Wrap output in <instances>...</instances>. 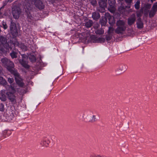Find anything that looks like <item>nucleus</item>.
<instances>
[{
	"mask_svg": "<svg viewBox=\"0 0 157 157\" xmlns=\"http://www.w3.org/2000/svg\"><path fill=\"white\" fill-rule=\"evenodd\" d=\"M1 63L3 66L10 71L12 73L13 71H15L12 69L14 67V64L13 62L6 58H2L1 60Z\"/></svg>",
	"mask_w": 157,
	"mask_h": 157,
	"instance_id": "1",
	"label": "nucleus"
},
{
	"mask_svg": "<svg viewBox=\"0 0 157 157\" xmlns=\"http://www.w3.org/2000/svg\"><path fill=\"white\" fill-rule=\"evenodd\" d=\"M117 28L115 31L117 33H121L125 31L126 27L125 25V22L121 20H119L117 22Z\"/></svg>",
	"mask_w": 157,
	"mask_h": 157,
	"instance_id": "2",
	"label": "nucleus"
},
{
	"mask_svg": "<svg viewBox=\"0 0 157 157\" xmlns=\"http://www.w3.org/2000/svg\"><path fill=\"white\" fill-rule=\"evenodd\" d=\"M12 13L13 17L16 19H18L21 13V9L17 6H14L12 9Z\"/></svg>",
	"mask_w": 157,
	"mask_h": 157,
	"instance_id": "3",
	"label": "nucleus"
},
{
	"mask_svg": "<svg viewBox=\"0 0 157 157\" xmlns=\"http://www.w3.org/2000/svg\"><path fill=\"white\" fill-rule=\"evenodd\" d=\"M12 74L14 75L17 83L20 86H22L23 85V83L19 73L17 71H13Z\"/></svg>",
	"mask_w": 157,
	"mask_h": 157,
	"instance_id": "4",
	"label": "nucleus"
},
{
	"mask_svg": "<svg viewBox=\"0 0 157 157\" xmlns=\"http://www.w3.org/2000/svg\"><path fill=\"white\" fill-rule=\"evenodd\" d=\"M10 31L11 33L14 36H16L18 34L17 30L15 24L12 21L11 22L10 26Z\"/></svg>",
	"mask_w": 157,
	"mask_h": 157,
	"instance_id": "5",
	"label": "nucleus"
},
{
	"mask_svg": "<svg viewBox=\"0 0 157 157\" xmlns=\"http://www.w3.org/2000/svg\"><path fill=\"white\" fill-rule=\"evenodd\" d=\"M6 94L9 99L13 103L15 104L16 103V96L10 92H7Z\"/></svg>",
	"mask_w": 157,
	"mask_h": 157,
	"instance_id": "6",
	"label": "nucleus"
},
{
	"mask_svg": "<svg viewBox=\"0 0 157 157\" xmlns=\"http://www.w3.org/2000/svg\"><path fill=\"white\" fill-rule=\"evenodd\" d=\"M91 41L93 43H102L104 42L105 39L102 38H97L94 36H90Z\"/></svg>",
	"mask_w": 157,
	"mask_h": 157,
	"instance_id": "7",
	"label": "nucleus"
},
{
	"mask_svg": "<svg viewBox=\"0 0 157 157\" xmlns=\"http://www.w3.org/2000/svg\"><path fill=\"white\" fill-rule=\"evenodd\" d=\"M34 4L39 9H42L44 8V5L42 2L40 0H34Z\"/></svg>",
	"mask_w": 157,
	"mask_h": 157,
	"instance_id": "8",
	"label": "nucleus"
},
{
	"mask_svg": "<svg viewBox=\"0 0 157 157\" xmlns=\"http://www.w3.org/2000/svg\"><path fill=\"white\" fill-rule=\"evenodd\" d=\"M22 59L19 60L20 63L22 65V66L25 68H29V66L27 64V62L25 61V59L26 58V56L24 55H22Z\"/></svg>",
	"mask_w": 157,
	"mask_h": 157,
	"instance_id": "9",
	"label": "nucleus"
},
{
	"mask_svg": "<svg viewBox=\"0 0 157 157\" xmlns=\"http://www.w3.org/2000/svg\"><path fill=\"white\" fill-rule=\"evenodd\" d=\"M136 19V15L134 14H132L128 19V24L131 25L133 24Z\"/></svg>",
	"mask_w": 157,
	"mask_h": 157,
	"instance_id": "10",
	"label": "nucleus"
},
{
	"mask_svg": "<svg viewBox=\"0 0 157 157\" xmlns=\"http://www.w3.org/2000/svg\"><path fill=\"white\" fill-rule=\"evenodd\" d=\"M106 17L109 20V23L110 24L112 25L115 23V21L113 17L110 16L109 13H106Z\"/></svg>",
	"mask_w": 157,
	"mask_h": 157,
	"instance_id": "11",
	"label": "nucleus"
},
{
	"mask_svg": "<svg viewBox=\"0 0 157 157\" xmlns=\"http://www.w3.org/2000/svg\"><path fill=\"white\" fill-rule=\"evenodd\" d=\"M0 41L2 44L5 45L6 48H7V47L8 46V44L7 43V40L5 37L2 36H0Z\"/></svg>",
	"mask_w": 157,
	"mask_h": 157,
	"instance_id": "12",
	"label": "nucleus"
},
{
	"mask_svg": "<svg viewBox=\"0 0 157 157\" xmlns=\"http://www.w3.org/2000/svg\"><path fill=\"white\" fill-rule=\"evenodd\" d=\"M137 25L138 28L139 29H141L143 27V23L141 20V18H139L137 21Z\"/></svg>",
	"mask_w": 157,
	"mask_h": 157,
	"instance_id": "13",
	"label": "nucleus"
},
{
	"mask_svg": "<svg viewBox=\"0 0 157 157\" xmlns=\"http://www.w3.org/2000/svg\"><path fill=\"white\" fill-rule=\"evenodd\" d=\"M100 17L99 14L98 12H94L92 14V17L95 20L98 19Z\"/></svg>",
	"mask_w": 157,
	"mask_h": 157,
	"instance_id": "14",
	"label": "nucleus"
},
{
	"mask_svg": "<svg viewBox=\"0 0 157 157\" xmlns=\"http://www.w3.org/2000/svg\"><path fill=\"white\" fill-rule=\"evenodd\" d=\"M107 17H104L100 20V22L102 25H105L107 22Z\"/></svg>",
	"mask_w": 157,
	"mask_h": 157,
	"instance_id": "15",
	"label": "nucleus"
},
{
	"mask_svg": "<svg viewBox=\"0 0 157 157\" xmlns=\"http://www.w3.org/2000/svg\"><path fill=\"white\" fill-rule=\"evenodd\" d=\"M93 24V21L91 20H88L86 22L85 25L87 28L90 27Z\"/></svg>",
	"mask_w": 157,
	"mask_h": 157,
	"instance_id": "16",
	"label": "nucleus"
},
{
	"mask_svg": "<svg viewBox=\"0 0 157 157\" xmlns=\"http://www.w3.org/2000/svg\"><path fill=\"white\" fill-rule=\"evenodd\" d=\"M0 83L3 85H6L7 83L6 80L2 77L0 76Z\"/></svg>",
	"mask_w": 157,
	"mask_h": 157,
	"instance_id": "17",
	"label": "nucleus"
},
{
	"mask_svg": "<svg viewBox=\"0 0 157 157\" xmlns=\"http://www.w3.org/2000/svg\"><path fill=\"white\" fill-rule=\"evenodd\" d=\"M28 57L32 62H35L36 61V58L34 55L30 54L28 56Z\"/></svg>",
	"mask_w": 157,
	"mask_h": 157,
	"instance_id": "18",
	"label": "nucleus"
},
{
	"mask_svg": "<svg viewBox=\"0 0 157 157\" xmlns=\"http://www.w3.org/2000/svg\"><path fill=\"white\" fill-rule=\"evenodd\" d=\"M0 99L2 101H5L6 99V95L3 93L0 95Z\"/></svg>",
	"mask_w": 157,
	"mask_h": 157,
	"instance_id": "19",
	"label": "nucleus"
},
{
	"mask_svg": "<svg viewBox=\"0 0 157 157\" xmlns=\"http://www.w3.org/2000/svg\"><path fill=\"white\" fill-rule=\"evenodd\" d=\"M125 2L128 5V6H126V8H130V4L132 2V0H124Z\"/></svg>",
	"mask_w": 157,
	"mask_h": 157,
	"instance_id": "20",
	"label": "nucleus"
},
{
	"mask_svg": "<svg viewBox=\"0 0 157 157\" xmlns=\"http://www.w3.org/2000/svg\"><path fill=\"white\" fill-rule=\"evenodd\" d=\"M95 33L98 34H102L104 33V31L102 29H98L95 31Z\"/></svg>",
	"mask_w": 157,
	"mask_h": 157,
	"instance_id": "21",
	"label": "nucleus"
},
{
	"mask_svg": "<svg viewBox=\"0 0 157 157\" xmlns=\"http://www.w3.org/2000/svg\"><path fill=\"white\" fill-rule=\"evenodd\" d=\"M140 2L139 0H138L135 4L134 6L136 9H138L140 7Z\"/></svg>",
	"mask_w": 157,
	"mask_h": 157,
	"instance_id": "22",
	"label": "nucleus"
},
{
	"mask_svg": "<svg viewBox=\"0 0 157 157\" xmlns=\"http://www.w3.org/2000/svg\"><path fill=\"white\" fill-rule=\"evenodd\" d=\"M109 11L112 12H114L115 10V9L114 7V5H113L112 6H110V7L109 8Z\"/></svg>",
	"mask_w": 157,
	"mask_h": 157,
	"instance_id": "23",
	"label": "nucleus"
},
{
	"mask_svg": "<svg viewBox=\"0 0 157 157\" xmlns=\"http://www.w3.org/2000/svg\"><path fill=\"white\" fill-rule=\"evenodd\" d=\"M156 11L151 9L149 13V15L150 17H153L155 14Z\"/></svg>",
	"mask_w": 157,
	"mask_h": 157,
	"instance_id": "24",
	"label": "nucleus"
},
{
	"mask_svg": "<svg viewBox=\"0 0 157 157\" xmlns=\"http://www.w3.org/2000/svg\"><path fill=\"white\" fill-rule=\"evenodd\" d=\"M11 57L13 58H15L17 57V53L15 52H13L10 54Z\"/></svg>",
	"mask_w": 157,
	"mask_h": 157,
	"instance_id": "25",
	"label": "nucleus"
},
{
	"mask_svg": "<svg viewBox=\"0 0 157 157\" xmlns=\"http://www.w3.org/2000/svg\"><path fill=\"white\" fill-rule=\"evenodd\" d=\"M115 3V0H108V3L110 6L114 5Z\"/></svg>",
	"mask_w": 157,
	"mask_h": 157,
	"instance_id": "26",
	"label": "nucleus"
},
{
	"mask_svg": "<svg viewBox=\"0 0 157 157\" xmlns=\"http://www.w3.org/2000/svg\"><path fill=\"white\" fill-rule=\"evenodd\" d=\"M114 30V28L112 27L111 26L109 27L108 32L109 34H110L113 32Z\"/></svg>",
	"mask_w": 157,
	"mask_h": 157,
	"instance_id": "27",
	"label": "nucleus"
},
{
	"mask_svg": "<svg viewBox=\"0 0 157 157\" xmlns=\"http://www.w3.org/2000/svg\"><path fill=\"white\" fill-rule=\"evenodd\" d=\"M10 91H11V92H10L11 93H12L13 94L15 92V90L14 88L12 87V86H11L10 88Z\"/></svg>",
	"mask_w": 157,
	"mask_h": 157,
	"instance_id": "28",
	"label": "nucleus"
},
{
	"mask_svg": "<svg viewBox=\"0 0 157 157\" xmlns=\"http://www.w3.org/2000/svg\"><path fill=\"white\" fill-rule=\"evenodd\" d=\"M2 25L3 26V27L4 29H7L8 26L6 22H4V21H2Z\"/></svg>",
	"mask_w": 157,
	"mask_h": 157,
	"instance_id": "29",
	"label": "nucleus"
},
{
	"mask_svg": "<svg viewBox=\"0 0 157 157\" xmlns=\"http://www.w3.org/2000/svg\"><path fill=\"white\" fill-rule=\"evenodd\" d=\"M4 109V105L2 104H0V111L3 112Z\"/></svg>",
	"mask_w": 157,
	"mask_h": 157,
	"instance_id": "30",
	"label": "nucleus"
},
{
	"mask_svg": "<svg viewBox=\"0 0 157 157\" xmlns=\"http://www.w3.org/2000/svg\"><path fill=\"white\" fill-rule=\"evenodd\" d=\"M152 10L156 11L157 10V3L155 4L153 6Z\"/></svg>",
	"mask_w": 157,
	"mask_h": 157,
	"instance_id": "31",
	"label": "nucleus"
},
{
	"mask_svg": "<svg viewBox=\"0 0 157 157\" xmlns=\"http://www.w3.org/2000/svg\"><path fill=\"white\" fill-rule=\"evenodd\" d=\"M118 10L121 13H123V11H124L125 10L124 8L122 6H121L118 8Z\"/></svg>",
	"mask_w": 157,
	"mask_h": 157,
	"instance_id": "32",
	"label": "nucleus"
},
{
	"mask_svg": "<svg viewBox=\"0 0 157 157\" xmlns=\"http://www.w3.org/2000/svg\"><path fill=\"white\" fill-rule=\"evenodd\" d=\"M90 2L93 5H95L97 3L96 0H90Z\"/></svg>",
	"mask_w": 157,
	"mask_h": 157,
	"instance_id": "33",
	"label": "nucleus"
},
{
	"mask_svg": "<svg viewBox=\"0 0 157 157\" xmlns=\"http://www.w3.org/2000/svg\"><path fill=\"white\" fill-rule=\"evenodd\" d=\"M8 81L10 83H12L13 82L14 80L13 78H8Z\"/></svg>",
	"mask_w": 157,
	"mask_h": 157,
	"instance_id": "34",
	"label": "nucleus"
},
{
	"mask_svg": "<svg viewBox=\"0 0 157 157\" xmlns=\"http://www.w3.org/2000/svg\"><path fill=\"white\" fill-rule=\"evenodd\" d=\"M96 119V117L94 115H93L92 117L91 121L92 122L94 121H95Z\"/></svg>",
	"mask_w": 157,
	"mask_h": 157,
	"instance_id": "35",
	"label": "nucleus"
},
{
	"mask_svg": "<svg viewBox=\"0 0 157 157\" xmlns=\"http://www.w3.org/2000/svg\"><path fill=\"white\" fill-rule=\"evenodd\" d=\"M99 26V24H98L96 23L95 24V25H94V29H96L98 28Z\"/></svg>",
	"mask_w": 157,
	"mask_h": 157,
	"instance_id": "36",
	"label": "nucleus"
},
{
	"mask_svg": "<svg viewBox=\"0 0 157 157\" xmlns=\"http://www.w3.org/2000/svg\"><path fill=\"white\" fill-rule=\"evenodd\" d=\"M1 9H0V18H2L3 17V13L1 11Z\"/></svg>",
	"mask_w": 157,
	"mask_h": 157,
	"instance_id": "37",
	"label": "nucleus"
},
{
	"mask_svg": "<svg viewBox=\"0 0 157 157\" xmlns=\"http://www.w3.org/2000/svg\"><path fill=\"white\" fill-rule=\"evenodd\" d=\"M137 16L138 17H140L141 16V15L140 13H137L136 14Z\"/></svg>",
	"mask_w": 157,
	"mask_h": 157,
	"instance_id": "38",
	"label": "nucleus"
},
{
	"mask_svg": "<svg viewBox=\"0 0 157 157\" xmlns=\"http://www.w3.org/2000/svg\"><path fill=\"white\" fill-rule=\"evenodd\" d=\"M156 0H151V1L152 2H153L154 1H155Z\"/></svg>",
	"mask_w": 157,
	"mask_h": 157,
	"instance_id": "39",
	"label": "nucleus"
},
{
	"mask_svg": "<svg viewBox=\"0 0 157 157\" xmlns=\"http://www.w3.org/2000/svg\"><path fill=\"white\" fill-rule=\"evenodd\" d=\"M2 50V48H1V46L0 45V50Z\"/></svg>",
	"mask_w": 157,
	"mask_h": 157,
	"instance_id": "40",
	"label": "nucleus"
},
{
	"mask_svg": "<svg viewBox=\"0 0 157 157\" xmlns=\"http://www.w3.org/2000/svg\"><path fill=\"white\" fill-rule=\"evenodd\" d=\"M106 6V4L105 3H104V6Z\"/></svg>",
	"mask_w": 157,
	"mask_h": 157,
	"instance_id": "41",
	"label": "nucleus"
},
{
	"mask_svg": "<svg viewBox=\"0 0 157 157\" xmlns=\"http://www.w3.org/2000/svg\"><path fill=\"white\" fill-rule=\"evenodd\" d=\"M25 50L26 49V46H25Z\"/></svg>",
	"mask_w": 157,
	"mask_h": 157,
	"instance_id": "42",
	"label": "nucleus"
}]
</instances>
